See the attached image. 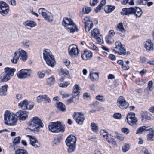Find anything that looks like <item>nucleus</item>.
Here are the masks:
<instances>
[{"mask_svg": "<svg viewBox=\"0 0 154 154\" xmlns=\"http://www.w3.org/2000/svg\"><path fill=\"white\" fill-rule=\"evenodd\" d=\"M29 125L31 130L36 132L39 131L40 127L42 128L44 126L41 119L36 117H34L31 119Z\"/></svg>", "mask_w": 154, "mask_h": 154, "instance_id": "obj_1", "label": "nucleus"}, {"mask_svg": "<svg viewBox=\"0 0 154 154\" xmlns=\"http://www.w3.org/2000/svg\"><path fill=\"white\" fill-rule=\"evenodd\" d=\"M43 58L47 65L53 67L55 64V61L54 56L52 54L50 50L46 49L43 52Z\"/></svg>", "mask_w": 154, "mask_h": 154, "instance_id": "obj_2", "label": "nucleus"}, {"mask_svg": "<svg viewBox=\"0 0 154 154\" xmlns=\"http://www.w3.org/2000/svg\"><path fill=\"white\" fill-rule=\"evenodd\" d=\"M62 24L67 28L68 31L70 32L73 33L75 31H77V28L76 25L71 18H64Z\"/></svg>", "mask_w": 154, "mask_h": 154, "instance_id": "obj_3", "label": "nucleus"}, {"mask_svg": "<svg viewBox=\"0 0 154 154\" xmlns=\"http://www.w3.org/2000/svg\"><path fill=\"white\" fill-rule=\"evenodd\" d=\"M4 120L9 122L11 125H15L17 120L16 115L13 113H11L9 111H6L4 114Z\"/></svg>", "mask_w": 154, "mask_h": 154, "instance_id": "obj_4", "label": "nucleus"}, {"mask_svg": "<svg viewBox=\"0 0 154 154\" xmlns=\"http://www.w3.org/2000/svg\"><path fill=\"white\" fill-rule=\"evenodd\" d=\"M49 130L53 133L63 132L64 128L61 123L59 122H51L48 126Z\"/></svg>", "mask_w": 154, "mask_h": 154, "instance_id": "obj_5", "label": "nucleus"}, {"mask_svg": "<svg viewBox=\"0 0 154 154\" xmlns=\"http://www.w3.org/2000/svg\"><path fill=\"white\" fill-rule=\"evenodd\" d=\"M115 49L113 50V52L118 54L121 55H125L126 54L124 45L122 44L121 42L119 41H117L115 43Z\"/></svg>", "mask_w": 154, "mask_h": 154, "instance_id": "obj_6", "label": "nucleus"}, {"mask_svg": "<svg viewBox=\"0 0 154 154\" xmlns=\"http://www.w3.org/2000/svg\"><path fill=\"white\" fill-rule=\"evenodd\" d=\"M32 74V71L31 69H23L18 72L17 76L20 79H23L30 77Z\"/></svg>", "mask_w": 154, "mask_h": 154, "instance_id": "obj_7", "label": "nucleus"}, {"mask_svg": "<svg viewBox=\"0 0 154 154\" xmlns=\"http://www.w3.org/2000/svg\"><path fill=\"white\" fill-rule=\"evenodd\" d=\"M38 11L39 14H41L46 20L49 22L52 21L53 16L50 12L43 8H39Z\"/></svg>", "mask_w": 154, "mask_h": 154, "instance_id": "obj_8", "label": "nucleus"}, {"mask_svg": "<svg viewBox=\"0 0 154 154\" xmlns=\"http://www.w3.org/2000/svg\"><path fill=\"white\" fill-rule=\"evenodd\" d=\"M68 53L71 57H77L79 53L77 46L74 44L70 45L68 48Z\"/></svg>", "mask_w": 154, "mask_h": 154, "instance_id": "obj_9", "label": "nucleus"}, {"mask_svg": "<svg viewBox=\"0 0 154 154\" xmlns=\"http://www.w3.org/2000/svg\"><path fill=\"white\" fill-rule=\"evenodd\" d=\"M83 23L84 24L85 31L88 32L92 28L93 26V23L89 16L85 17L83 20Z\"/></svg>", "mask_w": 154, "mask_h": 154, "instance_id": "obj_10", "label": "nucleus"}, {"mask_svg": "<svg viewBox=\"0 0 154 154\" xmlns=\"http://www.w3.org/2000/svg\"><path fill=\"white\" fill-rule=\"evenodd\" d=\"M117 105L120 108L122 109H125L129 106L128 103L126 101L124 97L120 96L117 99Z\"/></svg>", "mask_w": 154, "mask_h": 154, "instance_id": "obj_11", "label": "nucleus"}, {"mask_svg": "<svg viewBox=\"0 0 154 154\" xmlns=\"http://www.w3.org/2000/svg\"><path fill=\"white\" fill-rule=\"evenodd\" d=\"M127 122L130 125L133 126L137 125L138 120L135 116L134 113H128L126 117Z\"/></svg>", "mask_w": 154, "mask_h": 154, "instance_id": "obj_12", "label": "nucleus"}, {"mask_svg": "<svg viewBox=\"0 0 154 154\" xmlns=\"http://www.w3.org/2000/svg\"><path fill=\"white\" fill-rule=\"evenodd\" d=\"M9 6L5 2H0V13L3 16L7 15L9 12Z\"/></svg>", "mask_w": 154, "mask_h": 154, "instance_id": "obj_13", "label": "nucleus"}, {"mask_svg": "<svg viewBox=\"0 0 154 154\" xmlns=\"http://www.w3.org/2000/svg\"><path fill=\"white\" fill-rule=\"evenodd\" d=\"M144 47L147 52H150L154 51V45L151 40L148 39L143 43Z\"/></svg>", "mask_w": 154, "mask_h": 154, "instance_id": "obj_14", "label": "nucleus"}, {"mask_svg": "<svg viewBox=\"0 0 154 154\" xmlns=\"http://www.w3.org/2000/svg\"><path fill=\"white\" fill-rule=\"evenodd\" d=\"M73 117L78 124L81 125L83 124L85 120V117L83 115L80 113H74Z\"/></svg>", "mask_w": 154, "mask_h": 154, "instance_id": "obj_15", "label": "nucleus"}, {"mask_svg": "<svg viewBox=\"0 0 154 154\" xmlns=\"http://www.w3.org/2000/svg\"><path fill=\"white\" fill-rule=\"evenodd\" d=\"M135 7H132L129 8H123L121 12L123 15L129 16L130 14H134L135 12Z\"/></svg>", "mask_w": 154, "mask_h": 154, "instance_id": "obj_16", "label": "nucleus"}, {"mask_svg": "<svg viewBox=\"0 0 154 154\" xmlns=\"http://www.w3.org/2000/svg\"><path fill=\"white\" fill-rule=\"evenodd\" d=\"M91 35L94 37L97 41L99 42L103 43L102 40L101 38L100 35L99 30L97 28H95L91 31Z\"/></svg>", "mask_w": 154, "mask_h": 154, "instance_id": "obj_17", "label": "nucleus"}, {"mask_svg": "<svg viewBox=\"0 0 154 154\" xmlns=\"http://www.w3.org/2000/svg\"><path fill=\"white\" fill-rule=\"evenodd\" d=\"M28 112L26 111L20 110L16 113L17 118H19V119L20 121L25 120L28 117Z\"/></svg>", "mask_w": 154, "mask_h": 154, "instance_id": "obj_18", "label": "nucleus"}, {"mask_svg": "<svg viewBox=\"0 0 154 154\" xmlns=\"http://www.w3.org/2000/svg\"><path fill=\"white\" fill-rule=\"evenodd\" d=\"M116 29L121 37H124L125 36L126 30L122 23H120L118 24L116 28Z\"/></svg>", "mask_w": 154, "mask_h": 154, "instance_id": "obj_19", "label": "nucleus"}, {"mask_svg": "<svg viewBox=\"0 0 154 154\" xmlns=\"http://www.w3.org/2000/svg\"><path fill=\"white\" fill-rule=\"evenodd\" d=\"M27 136L29 137L30 143L35 148H37L40 147V143L37 140L35 136L29 135H27Z\"/></svg>", "mask_w": 154, "mask_h": 154, "instance_id": "obj_20", "label": "nucleus"}, {"mask_svg": "<svg viewBox=\"0 0 154 154\" xmlns=\"http://www.w3.org/2000/svg\"><path fill=\"white\" fill-rule=\"evenodd\" d=\"M18 54L20 56V59L22 61L24 62L27 59L28 54L23 50L21 48H19L18 50Z\"/></svg>", "mask_w": 154, "mask_h": 154, "instance_id": "obj_21", "label": "nucleus"}, {"mask_svg": "<svg viewBox=\"0 0 154 154\" xmlns=\"http://www.w3.org/2000/svg\"><path fill=\"white\" fill-rule=\"evenodd\" d=\"M76 137L72 135H69L66 140V145H76Z\"/></svg>", "mask_w": 154, "mask_h": 154, "instance_id": "obj_22", "label": "nucleus"}, {"mask_svg": "<svg viewBox=\"0 0 154 154\" xmlns=\"http://www.w3.org/2000/svg\"><path fill=\"white\" fill-rule=\"evenodd\" d=\"M92 57V53L90 51H85L82 53L81 57L84 60L91 59Z\"/></svg>", "mask_w": 154, "mask_h": 154, "instance_id": "obj_23", "label": "nucleus"}, {"mask_svg": "<svg viewBox=\"0 0 154 154\" xmlns=\"http://www.w3.org/2000/svg\"><path fill=\"white\" fill-rule=\"evenodd\" d=\"M141 118V121L143 122H144L147 120H151V117L149 116V114L146 112H142L140 114Z\"/></svg>", "mask_w": 154, "mask_h": 154, "instance_id": "obj_24", "label": "nucleus"}, {"mask_svg": "<svg viewBox=\"0 0 154 154\" xmlns=\"http://www.w3.org/2000/svg\"><path fill=\"white\" fill-rule=\"evenodd\" d=\"M29 104L28 102L26 99L21 101L18 104L19 107L21 108L22 109L26 110L28 109V106Z\"/></svg>", "mask_w": 154, "mask_h": 154, "instance_id": "obj_25", "label": "nucleus"}, {"mask_svg": "<svg viewBox=\"0 0 154 154\" xmlns=\"http://www.w3.org/2000/svg\"><path fill=\"white\" fill-rule=\"evenodd\" d=\"M99 73L90 72L89 77L90 80L92 81H94L98 79Z\"/></svg>", "mask_w": 154, "mask_h": 154, "instance_id": "obj_26", "label": "nucleus"}, {"mask_svg": "<svg viewBox=\"0 0 154 154\" xmlns=\"http://www.w3.org/2000/svg\"><path fill=\"white\" fill-rule=\"evenodd\" d=\"M23 24L26 27L32 28L36 25V23L32 21L27 20L24 22Z\"/></svg>", "mask_w": 154, "mask_h": 154, "instance_id": "obj_27", "label": "nucleus"}, {"mask_svg": "<svg viewBox=\"0 0 154 154\" xmlns=\"http://www.w3.org/2000/svg\"><path fill=\"white\" fill-rule=\"evenodd\" d=\"M11 77L10 76L6 73V72H3L0 75V78L1 79V81L5 82L9 80Z\"/></svg>", "mask_w": 154, "mask_h": 154, "instance_id": "obj_28", "label": "nucleus"}, {"mask_svg": "<svg viewBox=\"0 0 154 154\" xmlns=\"http://www.w3.org/2000/svg\"><path fill=\"white\" fill-rule=\"evenodd\" d=\"M135 11L134 15L136 18L140 17L143 14L141 9L137 7H135Z\"/></svg>", "mask_w": 154, "mask_h": 154, "instance_id": "obj_29", "label": "nucleus"}, {"mask_svg": "<svg viewBox=\"0 0 154 154\" xmlns=\"http://www.w3.org/2000/svg\"><path fill=\"white\" fill-rule=\"evenodd\" d=\"M5 72L7 74L12 77L13 76L14 74L15 71V69L10 68L8 67H6L4 69Z\"/></svg>", "mask_w": 154, "mask_h": 154, "instance_id": "obj_30", "label": "nucleus"}, {"mask_svg": "<svg viewBox=\"0 0 154 154\" xmlns=\"http://www.w3.org/2000/svg\"><path fill=\"white\" fill-rule=\"evenodd\" d=\"M19 57L20 56L18 54V51H15L13 56V59L11 60V62L13 63H17L18 60H19Z\"/></svg>", "mask_w": 154, "mask_h": 154, "instance_id": "obj_31", "label": "nucleus"}, {"mask_svg": "<svg viewBox=\"0 0 154 154\" xmlns=\"http://www.w3.org/2000/svg\"><path fill=\"white\" fill-rule=\"evenodd\" d=\"M22 46L26 48H28L31 45V41L28 39H24L21 42Z\"/></svg>", "mask_w": 154, "mask_h": 154, "instance_id": "obj_32", "label": "nucleus"}, {"mask_svg": "<svg viewBox=\"0 0 154 154\" xmlns=\"http://www.w3.org/2000/svg\"><path fill=\"white\" fill-rule=\"evenodd\" d=\"M57 108L62 112L66 111V109L65 105L61 102H59L57 103Z\"/></svg>", "mask_w": 154, "mask_h": 154, "instance_id": "obj_33", "label": "nucleus"}, {"mask_svg": "<svg viewBox=\"0 0 154 154\" xmlns=\"http://www.w3.org/2000/svg\"><path fill=\"white\" fill-rule=\"evenodd\" d=\"M8 87V85L5 84L4 85L2 86V87L0 88V95H5L6 94Z\"/></svg>", "mask_w": 154, "mask_h": 154, "instance_id": "obj_34", "label": "nucleus"}, {"mask_svg": "<svg viewBox=\"0 0 154 154\" xmlns=\"http://www.w3.org/2000/svg\"><path fill=\"white\" fill-rule=\"evenodd\" d=\"M115 8V6L106 5L104 8V10L107 13L111 12Z\"/></svg>", "mask_w": 154, "mask_h": 154, "instance_id": "obj_35", "label": "nucleus"}, {"mask_svg": "<svg viewBox=\"0 0 154 154\" xmlns=\"http://www.w3.org/2000/svg\"><path fill=\"white\" fill-rule=\"evenodd\" d=\"M68 146L67 152L69 153L74 152L76 149V145H66Z\"/></svg>", "mask_w": 154, "mask_h": 154, "instance_id": "obj_36", "label": "nucleus"}, {"mask_svg": "<svg viewBox=\"0 0 154 154\" xmlns=\"http://www.w3.org/2000/svg\"><path fill=\"white\" fill-rule=\"evenodd\" d=\"M55 82V79L54 76H52L47 79V83L49 85H51L53 84Z\"/></svg>", "mask_w": 154, "mask_h": 154, "instance_id": "obj_37", "label": "nucleus"}, {"mask_svg": "<svg viewBox=\"0 0 154 154\" xmlns=\"http://www.w3.org/2000/svg\"><path fill=\"white\" fill-rule=\"evenodd\" d=\"M147 140L149 141L154 140V132H150L147 135Z\"/></svg>", "mask_w": 154, "mask_h": 154, "instance_id": "obj_38", "label": "nucleus"}, {"mask_svg": "<svg viewBox=\"0 0 154 154\" xmlns=\"http://www.w3.org/2000/svg\"><path fill=\"white\" fill-rule=\"evenodd\" d=\"M100 133L101 135H102L105 138L106 140H107L108 137H109V135L108 133L105 130H100Z\"/></svg>", "mask_w": 154, "mask_h": 154, "instance_id": "obj_39", "label": "nucleus"}, {"mask_svg": "<svg viewBox=\"0 0 154 154\" xmlns=\"http://www.w3.org/2000/svg\"><path fill=\"white\" fill-rule=\"evenodd\" d=\"M15 154H28V153L26 150L19 149L15 151Z\"/></svg>", "mask_w": 154, "mask_h": 154, "instance_id": "obj_40", "label": "nucleus"}, {"mask_svg": "<svg viewBox=\"0 0 154 154\" xmlns=\"http://www.w3.org/2000/svg\"><path fill=\"white\" fill-rule=\"evenodd\" d=\"M145 125L139 128L137 130L136 133L137 134H142L145 131Z\"/></svg>", "mask_w": 154, "mask_h": 154, "instance_id": "obj_41", "label": "nucleus"}, {"mask_svg": "<svg viewBox=\"0 0 154 154\" xmlns=\"http://www.w3.org/2000/svg\"><path fill=\"white\" fill-rule=\"evenodd\" d=\"M106 40L107 44H111L114 42L113 39L110 36H107L106 38Z\"/></svg>", "mask_w": 154, "mask_h": 154, "instance_id": "obj_42", "label": "nucleus"}, {"mask_svg": "<svg viewBox=\"0 0 154 154\" xmlns=\"http://www.w3.org/2000/svg\"><path fill=\"white\" fill-rule=\"evenodd\" d=\"M91 126L92 131L96 133L97 132L98 130V126L97 124L94 123H92L91 124Z\"/></svg>", "mask_w": 154, "mask_h": 154, "instance_id": "obj_43", "label": "nucleus"}, {"mask_svg": "<svg viewBox=\"0 0 154 154\" xmlns=\"http://www.w3.org/2000/svg\"><path fill=\"white\" fill-rule=\"evenodd\" d=\"M59 73L60 75H69V72L66 69H61L59 71Z\"/></svg>", "mask_w": 154, "mask_h": 154, "instance_id": "obj_44", "label": "nucleus"}, {"mask_svg": "<svg viewBox=\"0 0 154 154\" xmlns=\"http://www.w3.org/2000/svg\"><path fill=\"white\" fill-rule=\"evenodd\" d=\"M61 138L60 137L57 138L55 139L53 141V144L54 146L58 144L60 142Z\"/></svg>", "mask_w": 154, "mask_h": 154, "instance_id": "obj_45", "label": "nucleus"}, {"mask_svg": "<svg viewBox=\"0 0 154 154\" xmlns=\"http://www.w3.org/2000/svg\"><path fill=\"white\" fill-rule=\"evenodd\" d=\"M129 148L130 146L129 144H126L122 146V149L123 152H125L129 149Z\"/></svg>", "mask_w": 154, "mask_h": 154, "instance_id": "obj_46", "label": "nucleus"}, {"mask_svg": "<svg viewBox=\"0 0 154 154\" xmlns=\"http://www.w3.org/2000/svg\"><path fill=\"white\" fill-rule=\"evenodd\" d=\"M79 90V86L78 85H75L73 88V92L75 94L77 93Z\"/></svg>", "mask_w": 154, "mask_h": 154, "instance_id": "obj_47", "label": "nucleus"}, {"mask_svg": "<svg viewBox=\"0 0 154 154\" xmlns=\"http://www.w3.org/2000/svg\"><path fill=\"white\" fill-rule=\"evenodd\" d=\"M96 98L101 102H104L105 101L104 97L103 95H98L96 97Z\"/></svg>", "mask_w": 154, "mask_h": 154, "instance_id": "obj_48", "label": "nucleus"}, {"mask_svg": "<svg viewBox=\"0 0 154 154\" xmlns=\"http://www.w3.org/2000/svg\"><path fill=\"white\" fill-rule=\"evenodd\" d=\"M20 137L18 136L14 138L13 141V143L14 144L19 143L20 142Z\"/></svg>", "mask_w": 154, "mask_h": 154, "instance_id": "obj_49", "label": "nucleus"}, {"mask_svg": "<svg viewBox=\"0 0 154 154\" xmlns=\"http://www.w3.org/2000/svg\"><path fill=\"white\" fill-rule=\"evenodd\" d=\"M98 2V0H91L90 4L91 6H94Z\"/></svg>", "mask_w": 154, "mask_h": 154, "instance_id": "obj_50", "label": "nucleus"}, {"mask_svg": "<svg viewBox=\"0 0 154 154\" xmlns=\"http://www.w3.org/2000/svg\"><path fill=\"white\" fill-rule=\"evenodd\" d=\"M42 98L43 101H45L48 103L50 102L51 100L46 95H42Z\"/></svg>", "mask_w": 154, "mask_h": 154, "instance_id": "obj_51", "label": "nucleus"}, {"mask_svg": "<svg viewBox=\"0 0 154 154\" xmlns=\"http://www.w3.org/2000/svg\"><path fill=\"white\" fill-rule=\"evenodd\" d=\"M106 140L109 143H112L114 144H116V142L114 140V139L109 138V137H108L107 139Z\"/></svg>", "mask_w": 154, "mask_h": 154, "instance_id": "obj_52", "label": "nucleus"}, {"mask_svg": "<svg viewBox=\"0 0 154 154\" xmlns=\"http://www.w3.org/2000/svg\"><path fill=\"white\" fill-rule=\"evenodd\" d=\"M121 131L122 132L124 133L125 134H128L130 131L129 129L127 128H121Z\"/></svg>", "mask_w": 154, "mask_h": 154, "instance_id": "obj_53", "label": "nucleus"}, {"mask_svg": "<svg viewBox=\"0 0 154 154\" xmlns=\"http://www.w3.org/2000/svg\"><path fill=\"white\" fill-rule=\"evenodd\" d=\"M98 105V102L97 101H96L92 103V104L91 105V106L92 107L97 108L99 106Z\"/></svg>", "mask_w": 154, "mask_h": 154, "instance_id": "obj_54", "label": "nucleus"}, {"mask_svg": "<svg viewBox=\"0 0 154 154\" xmlns=\"http://www.w3.org/2000/svg\"><path fill=\"white\" fill-rule=\"evenodd\" d=\"M148 88L150 91L152 90V81H149L148 83Z\"/></svg>", "mask_w": 154, "mask_h": 154, "instance_id": "obj_55", "label": "nucleus"}, {"mask_svg": "<svg viewBox=\"0 0 154 154\" xmlns=\"http://www.w3.org/2000/svg\"><path fill=\"white\" fill-rule=\"evenodd\" d=\"M145 131H151L150 132H154V128H150L149 126H145Z\"/></svg>", "mask_w": 154, "mask_h": 154, "instance_id": "obj_56", "label": "nucleus"}, {"mask_svg": "<svg viewBox=\"0 0 154 154\" xmlns=\"http://www.w3.org/2000/svg\"><path fill=\"white\" fill-rule=\"evenodd\" d=\"M113 117L115 119H119L121 117V115L119 113H116L114 114Z\"/></svg>", "mask_w": 154, "mask_h": 154, "instance_id": "obj_57", "label": "nucleus"}, {"mask_svg": "<svg viewBox=\"0 0 154 154\" xmlns=\"http://www.w3.org/2000/svg\"><path fill=\"white\" fill-rule=\"evenodd\" d=\"M146 60L147 59L146 57H141L140 58V62L141 63H144L146 61Z\"/></svg>", "mask_w": 154, "mask_h": 154, "instance_id": "obj_58", "label": "nucleus"}, {"mask_svg": "<svg viewBox=\"0 0 154 154\" xmlns=\"http://www.w3.org/2000/svg\"><path fill=\"white\" fill-rule=\"evenodd\" d=\"M43 98H42V95H39L37 97V101L39 103L43 101Z\"/></svg>", "mask_w": 154, "mask_h": 154, "instance_id": "obj_59", "label": "nucleus"}, {"mask_svg": "<svg viewBox=\"0 0 154 154\" xmlns=\"http://www.w3.org/2000/svg\"><path fill=\"white\" fill-rule=\"evenodd\" d=\"M37 75L39 78H42L44 77L45 74L42 72H38Z\"/></svg>", "mask_w": 154, "mask_h": 154, "instance_id": "obj_60", "label": "nucleus"}, {"mask_svg": "<svg viewBox=\"0 0 154 154\" xmlns=\"http://www.w3.org/2000/svg\"><path fill=\"white\" fill-rule=\"evenodd\" d=\"M90 95L89 94L87 93H84L83 94V97L85 99L88 100V98H90Z\"/></svg>", "mask_w": 154, "mask_h": 154, "instance_id": "obj_61", "label": "nucleus"}, {"mask_svg": "<svg viewBox=\"0 0 154 154\" xmlns=\"http://www.w3.org/2000/svg\"><path fill=\"white\" fill-rule=\"evenodd\" d=\"M122 68L124 70H128L129 69L130 67L129 66L125 64H123L122 66Z\"/></svg>", "mask_w": 154, "mask_h": 154, "instance_id": "obj_62", "label": "nucleus"}, {"mask_svg": "<svg viewBox=\"0 0 154 154\" xmlns=\"http://www.w3.org/2000/svg\"><path fill=\"white\" fill-rule=\"evenodd\" d=\"M64 64L66 66H69L70 64V62L69 60L65 59L63 61Z\"/></svg>", "mask_w": 154, "mask_h": 154, "instance_id": "obj_63", "label": "nucleus"}, {"mask_svg": "<svg viewBox=\"0 0 154 154\" xmlns=\"http://www.w3.org/2000/svg\"><path fill=\"white\" fill-rule=\"evenodd\" d=\"M142 151L144 154H151L148 149L145 148L143 149Z\"/></svg>", "mask_w": 154, "mask_h": 154, "instance_id": "obj_64", "label": "nucleus"}]
</instances>
